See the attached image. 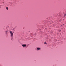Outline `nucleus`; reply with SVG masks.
I'll return each instance as SVG.
<instances>
[{"mask_svg": "<svg viewBox=\"0 0 66 66\" xmlns=\"http://www.w3.org/2000/svg\"><path fill=\"white\" fill-rule=\"evenodd\" d=\"M22 46L23 47H27V45L26 44H23L22 45Z\"/></svg>", "mask_w": 66, "mask_h": 66, "instance_id": "obj_2", "label": "nucleus"}, {"mask_svg": "<svg viewBox=\"0 0 66 66\" xmlns=\"http://www.w3.org/2000/svg\"><path fill=\"white\" fill-rule=\"evenodd\" d=\"M10 37L11 38V40H13V33L12 32V31H10Z\"/></svg>", "mask_w": 66, "mask_h": 66, "instance_id": "obj_1", "label": "nucleus"}, {"mask_svg": "<svg viewBox=\"0 0 66 66\" xmlns=\"http://www.w3.org/2000/svg\"><path fill=\"white\" fill-rule=\"evenodd\" d=\"M1 8V5H0V9Z\"/></svg>", "mask_w": 66, "mask_h": 66, "instance_id": "obj_9", "label": "nucleus"}, {"mask_svg": "<svg viewBox=\"0 0 66 66\" xmlns=\"http://www.w3.org/2000/svg\"><path fill=\"white\" fill-rule=\"evenodd\" d=\"M37 50H39L41 49V48L40 47H37Z\"/></svg>", "mask_w": 66, "mask_h": 66, "instance_id": "obj_3", "label": "nucleus"}, {"mask_svg": "<svg viewBox=\"0 0 66 66\" xmlns=\"http://www.w3.org/2000/svg\"><path fill=\"white\" fill-rule=\"evenodd\" d=\"M7 32H8V31H5V32H6V34H7Z\"/></svg>", "mask_w": 66, "mask_h": 66, "instance_id": "obj_4", "label": "nucleus"}, {"mask_svg": "<svg viewBox=\"0 0 66 66\" xmlns=\"http://www.w3.org/2000/svg\"><path fill=\"white\" fill-rule=\"evenodd\" d=\"M15 30V29L14 28H13V30Z\"/></svg>", "mask_w": 66, "mask_h": 66, "instance_id": "obj_8", "label": "nucleus"}, {"mask_svg": "<svg viewBox=\"0 0 66 66\" xmlns=\"http://www.w3.org/2000/svg\"><path fill=\"white\" fill-rule=\"evenodd\" d=\"M6 9H7V10H8V7H6Z\"/></svg>", "mask_w": 66, "mask_h": 66, "instance_id": "obj_7", "label": "nucleus"}, {"mask_svg": "<svg viewBox=\"0 0 66 66\" xmlns=\"http://www.w3.org/2000/svg\"><path fill=\"white\" fill-rule=\"evenodd\" d=\"M44 44H47V43L46 42H45Z\"/></svg>", "mask_w": 66, "mask_h": 66, "instance_id": "obj_5", "label": "nucleus"}, {"mask_svg": "<svg viewBox=\"0 0 66 66\" xmlns=\"http://www.w3.org/2000/svg\"><path fill=\"white\" fill-rule=\"evenodd\" d=\"M65 16H66V14H64V17H65Z\"/></svg>", "mask_w": 66, "mask_h": 66, "instance_id": "obj_6", "label": "nucleus"}]
</instances>
